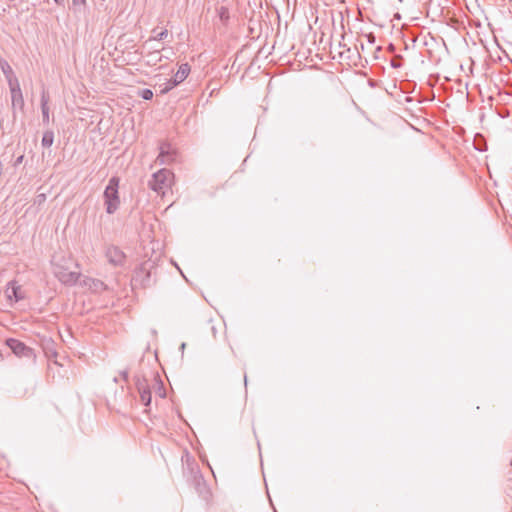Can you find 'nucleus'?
<instances>
[{
    "label": "nucleus",
    "mask_w": 512,
    "mask_h": 512,
    "mask_svg": "<svg viewBox=\"0 0 512 512\" xmlns=\"http://www.w3.org/2000/svg\"><path fill=\"white\" fill-rule=\"evenodd\" d=\"M53 273L65 285H74L80 277V272L72 270L77 265L71 258L55 255L52 258Z\"/></svg>",
    "instance_id": "f257e3e1"
},
{
    "label": "nucleus",
    "mask_w": 512,
    "mask_h": 512,
    "mask_svg": "<svg viewBox=\"0 0 512 512\" xmlns=\"http://www.w3.org/2000/svg\"><path fill=\"white\" fill-rule=\"evenodd\" d=\"M119 182L120 180L118 177H111L104 190V205L108 214H114L120 207V197L118 192Z\"/></svg>",
    "instance_id": "f03ea898"
},
{
    "label": "nucleus",
    "mask_w": 512,
    "mask_h": 512,
    "mask_svg": "<svg viewBox=\"0 0 512 512\" xmlns=\"http://www.w3.org/2000/svg\"><path fill=\"white\" fill-rule=\"evenodd\" d=\"M173 174L168 169H160L152 175L149 181V187L158 194H164L165 190L170 187Z\"/></svg>",
    "instance_id": "7ed1b4c3"
},
{
    "label": "nucleus",
    "mask_w": 512,
    "mask_h": 512,
    "mask_svg": "<svg viewBox=\"0 0 512 512\" xmlns=\"http://www.w3.org/2000/svg\"><path fill=\"white\" fill-rule=\"evenodd\" d=\"M152 266L149 263L141 264L135 271L132 278L134 286L149 287L152 285Z\"/></svg>",
    "instance_id": "20e7f679"
},
{
    "label": "nucleus",
    "mask_w": 512,
    "mask_h": 512,
    "mask_svg": "<svg viewBox=\"0 0 512 512\" xmlns=\"http://www.w3.org/2000/svg\"><path fill=\"white\" fill-rule=\"evenodd\" d=\"M7 346L12 350V352L18 357H24L28 359H34L35 354L32 348L26 346L23 342L9 338L6 341Z\"/></svg>",
    "instance_id": "39448f33"
},
{
    "label": "nucleus",
    "mask_w": 512,
    "mask_h": 512,
    "mask_svg": "<svg viewBox=\"0 0 512 512\" xmlns=\"http://www.w3.org/2000/svg\"><path fill=\"white\" fill-rule=\"evenodd\" d=\"M105 257L109 264L115 267H122L126 261L125 253L115 245H110L106 248Z\"/></svg>",
    "instance_id": "423d86ee"
},
{
    "label": "nucleus",
    "mask_w": 512,
    "mask_h": 512,
    "mask_svg": "<svg viewBox=\"0 0 512 512\" xmlns=\"http://www.w3.org/2000/svg\"><path fill=\"white\" fill-rule=\"evenodd\" d=\"M135 385L140 395V400L145 406L151 403L152 395L148 380L144 377L135 376Z\"/></svg>",
    "instance_id": "0eeeda50"
},
{
    "label": "nucleus",
    "mask_w": 512,
    "mask_h": 512,
    "mask_svg": "<svg viewBox=\"0 0 512 512\" xmlns=\"http://www.w3.org/2000/svg\"><path fill=\"white\" fill-rule=\"evenodd\" d=\"M5 295L10 303H16L25 298V292L23 291L21 285H19L15 280L9 281L7 283Z\"/></svg>",
    "instance_id": "6e6552de"
},
{
    "label": "nucleus",
    "mask_w": 512,
    "mask_h": 512,
    "mask_svg": "<svg viewBox=\"0 0 512 512\" xmlns=\"http://www.w3.org/2000/svg\"><path fill=\"white\" fill-rule=\"evenodd\" d=\"M9 89L11 93L12 109H19L22 111L24 109L25 102L19 82L9 85Z\"/></svg>",
    "instance_id": "1a4fd4ad"
},
{
    "label": "nucleus",
    "mask_w": 512,
    "mask_h": 512,
    "mask_svg": "<svg viewBox=\"0 0 512 512\" xmlns=\"http://www.w3.org/2000/svg\"><path fill=\"white\" fill-rule=\"evenodd\" d=\"M159 150L160 152L156 160L159 164H169L174 161V152L172 151L169 143H161Z\"/></svg>",
    "instance_id": "9d476101"
},
{
    "label": "nucleus",
    "mask_w": 512,
    "mask_h": 512,
    "mask_svg": "<svg viewBox=\"0 0 512 512\" xmlns=\"http://www.w3.org/2000/svg\"><path fill=\"white\" fill-rule=\"evenodd\" d=\"M0 68L6 78L8 86L19 82L18 78L16 77L15 73L13 72L12 67L9 65V63L6 60L0 59Z\"/></svg>",
    "instance_id": "9b49d317"
},
{
    "label": "nucleus",
    "mask_w": 512,
    "mask_h": 512,
    "mask_svg": "<svg viewBox=\"0 0 512 512\" xmlns=\"http://www.w3.org/2000/svg\"><path fill=\"white\" fill-rule=\"evenodd\" d=\"M190 73V66L188 63H183L179 66L178 71L174 75L172 80V85H178L183 82Z\"/></svg>",
    "instance_id": "f8f14e48"
},
{
    "label": "nucleus",
    "mask_w": 512,
    "mask_h": 512,
    "mask_svg": "<svg viewBox=\"0 0 512 512\" xmlns=\"http://www.w3.org/2000/svg\"><path fill=\"white\" fill-rule=\"evenodd\" d=\"M49 95L43 90L41 94V112H42V122L43 124H49L50 116H49Z\"/></svg>",
    "instance_id": "ddd939ff"
},
{
    "label": "nucleus",
    "mask_w": 512,
    "mask_h": 512,
    "mask_svg": "<svg viewBox=\"0 0 512 512\" xmlns=\"http://www.w3.org/2000/svg\"><path fill=\"white\" fill-rule=\"evenodd\" d=\"M54 143V132L52 130H46L43 133L42 139H41V145L44 148H49Z\"/></svg>",
    "instance_id": "4468645a"
},
{
    "label": "nucleus",
    "mask_w": 512,
    "mask_h": 512,
    "mask_svg": "<svg viewBox=\"0 0 512 512\" xmlns=\"http://www.w3.org/2000/svg\"><path fill=\"white\" fill-rule=\"evenodd\" d=\"M90 281H91V284L89 285V287L94 292H101L106 289V285L103 281L98 280V279H91Z\"/></svg>",
    "instance_id": "2eb2a0df"
},
{
    "label": "nucleus",
    "mask_w": 512,
    "mask_h": 512,
    "mask_svg": "<svg viewBox=\"0 0 512 512\" xmlns=\"http://www.w3.org/2000/svg\"><path fill=\"white\" fill-rule=\"evenodd\" d=\"M153 381L155 382V384L157 385V390H156V394L160 397V398H165L166 396V392H165V388L163 386V382L158 378V376H154L153 377Z\"/></svg>",
    "instance_id": "dca6fc26"
},
{
    "label": "nucleus",
    "mask_w": 512,
    "mask_h": 512,
    "mask_svg": "<svg viewBox=\"0 0 512 512\" xmlns=\"http://www.w3.org/2000/svg\"><path fill=\"white\" fill-rule=\"evenodd\" d=\"M154 33V36L149 39V41H161L165 39L168 36V31L166 29L156 33V30L154 29L152 31Z\"/></svg>",
    "instance_id": "f3484780"
},
{
    "label": "nucleus",
    "mask_w": 512,
    "mask_h": 512,
    "mask_svg": "<svg viewBox=\"0 0 512 512\" xmlns=\"http://www.w3.org/2000/svg\"><path fill=\"white\" fill-rule=\"evenodd\" d=\"M139 96L144 100H151L153 98V92L151 89H142L139 91Z\"/></svg>",
    "instance_id": "a211bd4d"
},
{
    "label": "nucleus",
    "mask_w": 512,
    "mask_h": 512,
    "mask_svg": "<svg viewBox=\"0 0 512 512\" xmlns=\"http://www.w3.org/2000/svg\"><path fill=\"white\" fill-rule=\"evenodd\" d=\"M402 63H403V57L401 55H397L395 56L390 64L393 68H400L402 66Z\"/></svg>",
    "instance_id": "6ab92c4d"
},
{
    "label": "nucleus",
    "mask_w": 512,
    "mask_h": 512,
    "mask_svg": "<svg viewBox=\"0 0 512 512\" xmlns=\"http://www.w3.org/2000/svg\"><path fill=\"white\" fill-rule=\"evenodd\" d=\"M175 86L176 85H172V80L170 79L164 84V87L161 88L160 93L165 94L169 92L171 89H173Z\"/></svg>",
    "instance_id": "aec40b11"
},
{
    "label": "nucleus",
    "mask_w": 512,
    "mask_h": 512,
    "mask_svg": "<svg viewBox=\"0 0 512 512\" xmlns=\"http://www.w3.org/2000/svg\"><path fill=\"white\" fill-rule=\"evenodd\" d=\"M74 6L85 5L86 0H72Z\"/></svg>",
    "instance_id": "412c9836"
},
{
    "label": "nucleus",
    "mask_w": 512,
    "mask_h": 512,
    "mask_svg": "<svg viewBox=\"0 0 512 512\" xmlns=\"http://www.w3.org/2000/svg\"><path fill=\"white\" fill-rule=\"evenodd\" d=\"M121 376L123 377L124 380H127L128 379V371H122L121 372Z\"/></svg>",
    "instance_id": "4be33fe9"
},
{
    "label": "nucleus",
    "mask_w": 512,
    "mask_h": 512,
    "mask_svg": "<svg viewBox=\"0 0 512 512\" xmlns=\"http://www.w3.org/2000/svg\"><path fill=\"white\" fill-rule=\"evenodd\" d=\"M150 57H151V61H156L157 59V54L153 53V54H150Z\"/></svg>",
    "instance_id": "5701e85b"
},
{
    "label": "nucleus",
    "mask_w": 512,
    "mask_h": 512,
    "mask_svg": "<svg viewBox=\"0 0 512 512\" xmlns=\"http://www.w3.org/2000/svg\"><path fill=\"white\" fill-rule=\"evenodd\" d=\"M65 0H54V2L58 5H63Z\"/></svg>",
    "instance_id": "b1692460"
},
{
    "label": "nucleus",
    "mask_w": 512,
    "mask_h": 512,
    "mask_svg": "<svg viewBox=\"0 0 512 512\" xmlns=\"http://www.w3.org/2000/svg\"><path fill=\"white\" fill-rule=\"evenodd\" d=\"M22 160H23V156H19V157L17 158V160H16V164L21 163V162H22Z\"/></svg>",
    "instance_id": "393cba45"
},
{
    "label": "nucleus",
    "mask_w": 512,
    "mask_h": 512,
    "mask_svg": "<svg viewBox=\"0 0 512 512\" xmlns=\"http://www.w3.org/2000/svg\"><path fill=\"white\" fill-rule=\"evenodd\" d=\"M185 347H186V343H184V342H183V343L181 344V346H180V350L183 352V351H184V349H185Z\"/></svg>",
    "instance_id": "a878e982"
},
{
    "label": "nucleus",
    "mask_w": 512,
    "mask_h": 512,
    "mask_svg": "<svg viewBox=\"0 0 512 512\" xmlns=\"http://www.w3.org/2000/svg\"><path fill=\"white\" fill-rule=\"evenodd\" d=\"M389 49H390V50H394V46H393V44H390Z\"/></svg>",
    "instance_id": "bb28decb"
},
{
    "label": "nucleus",
    "mask_w": 512,
    "mask_h": 512,
    "mask_svg": "<svg viewBox=\"0 0 512 512\" xmlns=\"http://www.w3.org/2000/svg\"><path fill=\"white\" fill-rule=\"evenodd\" d=\"M476 149H477L478 151H483V149H482L481 147H479V146H476Z\"/></svg>",
    "instance_id": "cd10ccee"
},
{
    "label": "nucleus",
    "mask_w": 512,
    "mask_h": 512,
    "mask_svg": "<svg viewBox=\"0 0 512 512\" xmlns=\"http://www.w3.org/2000/svg\"><path fill=\"white\" fill-rule=\"evenodd\" d=\"M369 41L373 42L374 41V36H371V38H369Z\"/></svg>",
    "instance_id": "c85d7f7f"
},
{
    "label": "nucleus",
    "mask_w": 512,
    "mask_h": 512,
    "mask_svg": "<svg viewBox=\"0 0 512 512\" xmlns=\"http://www.w3.org/2000/svg\"><path fill=\"white\" fill-rule=\"evenodd\" d=\"M225 8L224 7H221V12H225Z\"/></svg>",
    "instance_id": "c756f323"
},
{
    "label": "nucleus",
    "mask_w": 512,
    "mask_h": 512,
    "mask_svg": "<svg viewBox=\"0 0 512 512\" xmlns=\"http://www.w3.org/2000/svg\"><path fill=\"white\" fill-rule=\"evenodd\" d=\"M245 385L247 384V377H244Z\"/></svg>",
    "instance_id": "7c9ffc66"
}]
</instances>
